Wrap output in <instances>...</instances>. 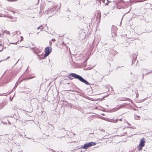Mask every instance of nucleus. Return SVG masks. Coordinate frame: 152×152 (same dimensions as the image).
I'll use <instances>...</instances> for the list:
<instances>
[{"label":"nucleus","instance_id":"nucleus-45","mask_svg":"<svg viewBox=\"0 0 152 152\" xmlns=\"http://www.w3.org/2000/svg\"><path fill=\"white\" fill-rule=\"evenodd\" d=\"M142 69L144 70H146V69Z\"/></svg>","mask_w":152,"mask_h":152},{"label":"nucleus","instance_id":"nucleus-46","mask_svg":"<svg viewBox=\"0 0 152 152\" xmlns=\"http://www.w3.org/2000/svg\"><path fill=\"white\" fill-rule=\"evenodd\" d=\"M50 150H52V151H53V149H51Z\"/></svg>","mask_w":152,"mask_h":152},{"label":"nucleus","instance_id":"nucleus-31","mask_svg":"<svg viewBox=\"0 0 152 152\" xmlns=\"http://www.w3.org/2000/svg\"><path fill=\"white\" fill-rule=\"evenodd\" d=\"M123 18H122V19H121V22H122V19H123Z\"/></svg>","mask_w":152,"mask_h":152},{"label":"nucleus","instance_id":"nucleus-28","mask_svg":"<svg viewBox=\"0 0 152 152\" xmlns=\"http://www.w3.org/2000/svg\"><path fill=\"white\" fill-rule=\"evenodd\" d=\"M67 18H68L67 20H69V17H68Z\"/></svg>","mask_w":152,"mask_h":152},{"label":"nucleus","instance_id":"nucleus-3","mask_svg":"<svg viewBox=\"0 0 152 152\" xmlns=\"http://www.w3.org/2000/svg\"><path fill=\"white\" fill-rule=\"evenodd\" d=\"M125 107V106H124V105H123V104L119 106L118 107H115V108L111 109L110 110L111 111V112H115V111H117L118 110L120 109L121 108L123 107Z\"/></svg>","mask_w":152,"mask_h":152},{"label":"nucleus","instance_id":"nucleus-6","mask_svg":"<svg viewBox=\"0 0 152 152\" xmlns=\"http://www.w3.org/2000/svg\"><path fill=\"white\" fill-rule=\"evenodd\" d=\"M7 104L6 102H3L1 103L0 104V109L4 108Z\"/></svg>","mask_w":152,"mask_h":152},{"label":"nucleus","instance_id":"nucleus-36","mask_svg":"<svg viewBox=\"0 0 152 152\" xmlns=\"http://www.w3.org/2000/svg\"><path fill=\"white\" fill-rule=\"evenodd\" d=\"M137 117L138 118H139L140 117L139 116H137Z\"/></svg>","mask_w":152,"mask_h":152},{"label":"nucleus","instance_id":"nucleus-20","mask_svg":"<svg viewBox=\"0 0 152 152\" xmlns=\"http://www.w3.org/2000/svg\"><path fill=\"white\" fill-rule=\"evenodd\" d=\"M142 79L144 78V74H143L142 76Z\"/></svg>","mask_w":152,"mask_h":152},{"label":"nucleus","instance_id":"nucleus-2","mask_svg":"<svg viewBox=\"0 0 152 152\" xmlns=\"http://www.w3.org/2000/svg\"><path fill=\"white\" fill-rule=\"evenodd\" d=\"M52 50V49L50 47L48 46L46 47L45 49V56H48L51 53Z\"/></svg>","mask_w":152,"mask_h":152},{"label":"nucleus","instance_id":"nucleus-42","mask_svg":"<svg viewBox=\"0 0 152 152\" xmlns=\"http://www.w3.org/2000/svg\"><path fill=\"white\" fill-rule=\"evenodd\" d=\"M1 14L0 13V17H2V16H1Z\"/></svg>","mask_w":152,"mask_h":152},{"label":"nucleus","instance_id":"nucleus-26","mask_svg":"<svg viewBox=\"0 0 152 152\" xmlns=\"http://www.w3.org/2000/svg\"><path fill=\"white\" fill-rule=\"evenodd\" d=\"M21 40H22V39H23V37H21Z\"/></svg>","mask_w":152,"mask_h":152},{"label":"nucleus","instance_id":"nucleus-15","mask_svg":"<svg viewBox=\"0 0 152 152\" xmlns=\"http://www.w3.org/2000/svg\"><path fill=\"white\" fill-rule=\"evenodd\" d=\"M118 121V119L113 120V121L112 122L114 123H116L117 121Z\"/></svg>","mask_w":152,"mask_h":152},{"label":"nucleus","instance_id":"nucleus-25","mask_svg":"<svg viewBox=\"0 0 152 152\" xmlns=\"http://www.w3.org/2000/svg\"><path fill=\"white\" fill-rule=\"evenodd\" d=\"M101 17V14L100 13V14H99V18H100Z\"/></svg>","mask_w":152,"mask_h":152},{"label":"nucleus","instance_id":"nucleus-14","mask_svg":"<svg viewBox=\"0 0 152 152\" xmlns=\"http://www.w3.org/2000/svg\"><path fill=\"white\" fill-rule=\"evenodd\" d=\"M18 85V84H17V82L14 86V88H13V89H14Z\"/></svg>","mask_w":152,"mask_h":152},{"label":"nucleus","instance_id":"nucleus-5","mask_svg":"<svg viewBox=\"0 0 152 152\" xmlns=\"http://www.w3.org/2000/svg\"><path fill=\"white\" fill-rule=\"evenodd\" d=\"M140 140V142L139 144L142 146H144L145 143V139L144 137H142Z\"/></svg>","mask_w":152,"mask_h":152},{"label":"nucleus","instance_id":"nucleus-24","mask_svg":"<svg viewBox=\"0 0 152 152\" xmlns=\"http://www.w3.org/2000/svg\"><path fill=\"white\" fill-rule=\"evenodd\" d=\"M19 59H18V61L16 62V63L15 64V65H16L18 62V61H19Z\"/></svg>","mask_w":152,"mask_h":152},{"label":"nucleus","instance_id":"nucleus-44","mask_svg":"<svg viewBox=\"0 0 152 152\" xmlns=\"http://www.w3.org/2000/svg\"><path fill=\"white\" fill-rule=\"evenodd\" d=\"M80 152H83V151H81Z\"/></svg>","mask_w":152,"mask_h":152},{"label":"nucleus","instance_id":"nucleus-47","mask_svg":"<svg viewBox=\"0 0 152 152\" xmlns=\"http://www.w3.org/2000/svg\"><path fill=\"white\" fill-rule=\"evenodd\" d=\"M40 31H42V29H41Z\"/></svg>","mask_w":152,"mask_h":152},{"label":"nucleus","instance_id":"nucleus-22","mask_svg":"<svg viewBox=\"0 0 152 152\" xmlns=\"http://www.w3.org/2000/svg\"><path fill=\"white\" fill-rule=\"evenodd\" d=\"M103 3H105V0H102Z\"/></svg>","mask_w":152,"mask_h":152},{"label":"nucleus","instance_id":"nucleus-4","mask_svg":"<svg viewBox=\"0 0 152 152\" xmlns=\"http://www.w3.org/2000/svg\"><path fill=\"white\" fill-rule=\"evenodd\" d=\"M137 58V55L135 54H133V58L132 61V64L135 63H136V64L138 63V61L137 60H136V59Z\"/></svg>","mask_w":152,"mask_h":152},{"label":"nucleus","instance_id":"nucleus-21","mask_svg":"<svg viewBox=\"0 0 152 152\" xmlns=\"http://www.w3.org/2000/svg\"><path fill=\"white\" fill-rule=\"evenodd\" d=\"M42 27V26H40L39 27H38V28H37V29H39V28H40V27Z\"/></svg>","mask_w":152,"mask_h":152},{"label":"nucleus","instance_id":"nucleus-38","mask_svg":"<svg viewBox=\"0 0 152 152\" xmlns=\"http://www.w3.org/2000/svg\"><path fill=\"white\" fill-rule=\"evenodd\" d=\"M151 72H152V71L151 72H148L147 73H151Z\"/></svg>","mask_w":152,"mask_h":152},{"label":"nucleus","instance_id":"nucleus-11","mask_svg":"<svg viewBox=\"0 0 152 152\" xmlns=\"http://www.w3.org/2000/svg\"><path fill=\"white\" fill-rule=\"evenodd\" d=\"M35 76H31L29 78L27 77L25 79V80H29L30 79L34 78H35Z\"/></svg>","mask_w":152,"mask_h":152},{"label":"nucleus","instance_id":"nucleus-37","mask_svg":"<svg viewBox=\"0 0 152 152\" xmlns=\"http://www.w3.org/2000/svg\"><path fill=\"white\" fill-rule=\"evenodd\" d=\"M122 119H120V121H122Z\"/></svg>","mask_w":152,"mask_h":152},{"label":"nucleus","instance_id":"nucleus-43","mask_svg":"<svg viewBox=\"0 0 152 152\" xmlns=\"http://www.w3.org/2000/svg\"><path fill=\"white\" fill-rule=\"evenodd\" d=\"M106 106L107 107H108V105H106Z\"/></svg>","mask_w":152,"mask_h":152},{"label":"nucleus","instance_id":"nucleus-33","mask_svg":"<svg viewBox=\"0 0 152 152\" xmlns=\"http://www.w3.org/2000/svg\"><path fill=\"white\" fill-rule=\"evenodd\" d=\"M9 82V81H7V82L6 83H8Z\"/></svg>","mask_w":152,"mask_h":152},{"label":"nucleus","instance_id":"nucleus-18","mask_svg":"<svg viewBox=\"0 0 152 152\" xmlns=\"http://www.w3.org/2000/svg\"><path fill=\"white\" fill-rule=\"evenodd\" d=\"M51 41L53 42H54L56 41V40L55 39H52Z\"/></svg>","mask_w":152,"mask_h":152},{"label":"nucleus","instance_id":"nucleus-8","mask_svg":"<svg viewBox=\"0 0 152 152\" xmlns=\"http://www.w3.org/2000/svg\"><path fill=\"white\" fill-rule=\"evenodd\" d=\"M89 147L91 146L94 145L96 144V143L95 142H90L89 143H88Z\"/></svg>","mask_w":152,"mask_h":152},{"label":"nucleus","instance_id":"nucleus-12","mask_svg":"<svg viewBox=\"0 0 152 152\" xmlns=\"http://www.w3.org/2000/svg\"><path fill=\"white\" fill-rule=\"evenodd\" d=\"M118 2L119 3H125V2L123 0H120L119 1H118Z\"/></svg>","mask_w":152,"mask_h":152},{"label":"nucleus","instance_id":"nucleus-19","mask_svg":"<svg viewBox=\"0 0 152 152\" xmlns=\"http://www.w3.org/2000/svg\"><path fill=\"white\" fill-rule=\"evenodd\" d=\"M109 4V3H108V2H107L105 4V5H108V4Z\"/></svg>","mask_w":152,"mask_h":152},{"label":"nucleus","instance_id":"nucleus-1","mask_svg":"<svg viewBox=\"0 0 152 152\" xmlns=\"http://www.w3.org/2000/svg\"><path fill=\"white\" fill-rule=\"evenodd\" d=\"M72 77L75 79H77L81 82L85 83L87 85H89L90 83L88 82L86 80L83 78L82 76L80 75L77 74L75 73H69L67 77L69 78L71 80L73 79L72 77Z\"/></svg>","mask_w":152,"mask_h":152},{"label":"nucleus","instance_id":"nucleus-40","mask_svg":"<svg viewBox=\"0 0 152 152\" xmlns=\"http://www.w3.org/2000/svg\"><path fill=\"white\" fill-rule=\"evenodd\" d=\"M39 33V32H37V34H38Z\"/></svg>","mask_w":152,"mask_h":152},{"label":"nucleus","instance_id":"nucleus-39","mask_svg":"<svg viewBox=\"0 0 152 152\" xmlns=\"http://www.w3.org/2000/svg\"><path fill=\"white\" fill-rule=\"evenodd\" d=\"M10 56H9V57H8L7 58H10Z\"/></svg>","mask_w":152,"mask_h":152},{"label":"nucleus","instance_id":"nucleus-23","mask_svg":"<svg viewBox=\"0 0 152 152\" xmlns=\"http://www.w3.org/2000/svg\"><path fill=\"white\" fill-rule=\"evenodd\" d=\"M35 48V47H34V48H33L32 49H33V50H35V48Z\"/></svg>","mask_w":152,"mask_h":152},{"label":"nucleus","instance_id":"nucleus-7","mask_svg":"<svg viewBox=\"0 0 152 152\" xmlns=\"http://www.w3.org/2000/svg\"><path fill=\"white\" fill-rule=\"evenodd\" d=\"M89 146L88 143H86L83 146H82L80 148H83L84 149H86Z\"/></svg>","mask_w":152,"mask_h":152},{"label":"nucleus","instance_id":"nucleus-30","mask_svg":"<svg viewBox=\"0 0 152 152\" xmlns=\"http://www.w3.org/2000/svg\"><path fill=\"white\" fill-rule=\"evenodd\" d=\"M0 46H2V45L1 43H0Z\"/></svg>","mask_w":152,"mask_h":152},{"label":"nucleus","instance_id":"nucleus-27","mask_svg":"<svg viewBox=\"0 0 152 152\" xmlns=\"http://www.w3.org/2000/svg\"><path fill=\"white\" fill-rule=\"evenodd\" d=\"M3 50V48H2L1 50H0V52H1Z\"/></svg>","mask_w":152,"mask_h":152},{"label":"nucleus","instance_id":"nucleus-13","mask_svg":"<svg viewBox=\"0 0 152 152\" xmlns=\"http://www.w3.org/2000/svg\"><path fill=\"white\" fill-rule=\"evenodd\" d=\"M45 56V54H44V55L43 56H42V59H44L46 57H47Z\"/></svg>","mask_w":152,"mask_h":152},{"label":"nucleus","instance_id":"nucleus-16","mask_svg":"<svg viewBox=\"0 0 152 152\" xmlns=\"http://www.w3.org/2000/svg\"><path fill=\"white\" fill-rule=\"evenodd\" d=\"M18 42H14V43H11L10 44H14V45H17L18 44Z\"/></svg>","mask_w":152,"mask_h":152},{"label":"nucleus","instance_id":"nucleus-32","mask_svg":"<svg viewBox=\"0 0 152 152\" xmlns=\"http://www.w3.org/2000/svg\"><path fill=\"white\" fill-rule=\"evenodd\" d=\"M3 94H0V96L2 95Z\"/></svg>","mask_w":152,"mask_h":152},{"label":"nucleus","instance_id":"nucleus-9","mask_svg":"<svg viewBox=\"0 0 152 152\" xmlns=\"http://www.w3.org/2000/svg\"><path fill=\"white\" fill-rule=\"evenodd\" d=\"M120 100L121 101L127 100L130 102H131L132 101L131 99H130L129 98H124L123 99H121Z\"/></svg>","mask_w":152,"mask_h":152},{"label":"nucleus","instance_id":"nucleus-29","mask_svg":"<svg viewBox=\"0 0 152 152\" xmlns=\"http://www.w3.org/2000/svg\"><path fill=\"white\" fill-rule=\"evenodd\" d=\"M9 33H10V32H9V31H8V32H7V34H9Z\"/></svg>","mask_w":152,"mask_h":152},{"label":"nucleus","instance_id":"nucleus-17","mask_svg":"<svg viewBox=\"0 0 152 152\" xmlns=\"http://www.w3.org/2000/svg\"><path fill=\"white\" fill-rule=\"evenodd\" d=\"M38 56H39V60L43 59L42 58V57H40L39 55H38Z\"/></svg>","mask_w":152,"mask_h":152},{"label":"nucleus","instance_id":"nucleus-34","mask_svg":"<svg viewBox=\"0 0 152 152\" xmlns=\"http://www.w3.org/2000/svg\"><path fill=\"white\" fill-rule=\"evenodd\" d=\"M9 1H13V0H9Z\"/></svg>","mask_w":152,"mask_h":152},{"label":"nucleus","instance_id":"nucleus-35","mask_svg":"<svg viewBox=\"0 0 152 152\" xmlns=\"http://www.w3.org/2000/svg\"><path fill=\"white\" fill-rule=\"evenodd\" d=\"M102 115H105L104 114H102Z\"/></svg>","mask_w":152,"mask_h":152},{"label":"nucleus","instance_id":"nucleus-10","mask_svg":"<svg viewBox=\"0 0 152 152\" xmlns=\"http://www.w3.org/2000/svg\"><path fill=\"white\" fill-rule=\"evenodd\" d=\"M143 146H141V145H140L139 144L137 146V148L138 151L142 150V148Z\"/></svg>","mask_w":152,"mask_h":152},{"label":"nucleus","instance_id":"nucleus-41","mask_svg":"<svg viewBox=\"0 0 152 152\" xmlns=\"http://www.w3.org/2000/svg\"><path fill=\"white\" fill-rule=\"evenodd\" d=\"M107 1H109V2H110L108 0H107Z\"/></svg>","mask_w":152,"mask_h":152}]
</instances>
